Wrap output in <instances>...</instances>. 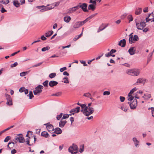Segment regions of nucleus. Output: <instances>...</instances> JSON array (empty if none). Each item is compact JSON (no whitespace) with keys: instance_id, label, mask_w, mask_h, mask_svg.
<instances>
[{"instance_id":"1","label":"nucleus","mask_w":154,"mask_h":154,"mask_svg":"<svg viewBox=\"0 0 154 154\" xmlns=\"http://www.w3.org/2000/svg\"><path fill=\"white\" fill-rule=\"evenodd\" d=\"M126 72L129 75L135 76L139 75L140 71L137 69H130L127 70Z\"/></svg>"},{"instance_id":"2","label":"nucleus","mask_w":154,"mask_h":154,"mask_svg":"<svg viewBox=\"0 0 154 154\" xmlns=\"http://www.w3.org/2000/svg\"><path fill=\"white\" fill-rule=\"evenodd\" d=\"M94 112V110L93 108H88V107H86L84 109V115L86 116H88L92 114Z\"/></svg>"},{"instance_id":"3","label":"nucleus","mask_w":154,"mask_h":154,"mask_svg":"<svg viewBox=\"0 0 154 154\" xmlns=\"http://www.w3.org/2000/svg\"><path fill=\"white\" fill-rule=\"evenodd\" d=\"M43 88V86L39 85L36 87L35 89L33 91L34 94L35 95H39L42 91V89Z\"/></svg>"},{"instance_id":"4","label":"nucleus","mask_w":154,"mask_h":154,"mask_svg":"<svg viewBox=\"0 0 154 154\" xmlns=\"http://www.w3.org/2000/svg\"><path fill=\"white\" fill-rule=\"evenodd\" d=\"M133 33L129 35V42L130 44H132L136 41L139 40V38L138 36L137 35H135L133 37V35H132Z\"/></svg>"},{"instance_id":"5","label":"nucleus","mask_w":154,"mask_h":154,"mask_svg":"<svg viewBox=\"0 0 154 154\" xmlns=\"http://www.w3.org/2000/svg\"><path fill=\"white\" fill-rule=\"evenodd\" d=\"M135 23L137 28L139 30H142L146 26L145 22H144L141 21L138 23L135 21Z\"/></svg>"},{"instance_id":"6","label":"nucleus","mask_w":154,"mask_h":154,"mask_svg":"<svg viewBox=\"0 0 154 154\" xmlns=\"http://www.w3.org/2000/svg\"><path fill=\"white\" fill-rule=\"evenodd\" d=\"M15 140L20 143H23L24 142V138L22 134L17 135L15 138Z\"/></svg>"},{"instance_id":"7","label":"nucleus","mask_w":154,"mask_h":154,"mask_svg":"<svg viewBox=\"0 0 154 154\" xmlns=\"http://www.w3.org/2000/svg\"><path fill=\"white\" fill-rule=\"evenodd\" d=\"M137 101L136 99H134L131 103L130 102H128V103L129 104L130 108L131 109H134L136 108L137 106Z\"/></svg>"},{"instance_id":"8","label":"nucleus","mask_w":154,"mask_h":154,"mask_svg":"<svg viewBox=\"0 0 154 154\" xmlns=\"http://www.w3.org/2000/svg\"><path fill=\"white\" fill-rule=\"evenodd\" d=\"M44 125L46 126L47 129L49 132H51L54 131L53 126L50 123L44 124Z\"/></svg>"},{"instance_id":"9","label":"nucleus","mask_w":154,"mask_h":154,"mask_svg":"<svg viewBox=\"0 0 154 154\" xmlns=\"http://www.w3.org/2000/svg\"><path fill=\"white\" fill-rule=\"evenodd\" d=\"M87 4L85 3L82 4L81 5L79 6V8H81L83 11L85 12H88V10L87 9Z\"/></svg>"},{"instance_id":"10","label":"nucleus","mask_w":154,"mask_h":154,"mask_svg":"<svg viewBox=\"0 0 154 154\" xmlns=\"http://www.w3.org/2000/svg\"><path fill=\"white\" fill-rule=\"evenodd\" d=\"M80 107H78L75 109H72L69 112L70 113L73 115L74 113L79 112L80 111Z\"/></svg>"},{"instance_id":"11","label":"nucleus","mask_w":154,"mask_h":154,"mask_svg":"<svg viewBox=\"0 0 154 154\" xmlns=\"http://www.w3.org/2000/svg\"><path fill=\"white\" fill-rule=\"evenodd\" d=\"M126 40L123 39L119 42L118 45L122 47H125L126 45Z\"/></svg>"},{"instance_id":"12","label":"nucleus","mask_w":154,"mask_h":154,"mask_svg":"<svg viewBox=\"0 0 154 154\" xmlns=\"http://www.w3.org/2000/svg\"><path fill=\"white\" fill-rule=\"evenodd\" d=\"M62 120V119H61L59 123V126L60 128H63L64 127L67 122L66 120Z\"/></svg>"},{"instance_id":"13","label":"nucleus","mask_w":154,"mask_h":154,"mask_svg":"<svg viewBox=\"0 0 154 154\" xmlns=\"http://www.w3.org/2000/svg\"><path fill=\"white\" fill-rule=\"evenodd\" d=\"M41 8H43V7H45V8H44L43 9H42L40 10L42 12L43 11H48L49 10H50L52 8H54V7H45L44 5H42L40 6Z\"/></svg>"},{"instance_id":"14","label":"nucleus","mask_w":154,"mask_h":154,"mask_svg":"<svg viewBox=\"0 0 154 154\" xmlns=\"http://www.w3.org/2000/svg\"><path fill=\"white\" fill-rule=\"evenodd\" d=\"M54 131L53 132L57 134H60L62 133L61 129L58 127L55 128L54 129Z\"/></svg>"},{"instance_id":"15","label":"nucleus","mask_w":154,"mask_h":154,"mask_svg":"<svg viewBox=\"0 0 154 154\" xmlns=\"http://www.w3.org/2000/svg\"><path fill=\"white\" fill-rule=\"evenodd\" d=\"M58 84V82L54 81H51L49 82V85L50 87H53L56 85Z\"/></svg>"},{"instance_id":"16","label":"nucleus","mask_w":154,"mask_h":154,"mask_svg":"<svg viewBox=\"0 0 154 154\" xmlns=\"http://www.w3.org/2000/svg\"><path fill=\"white\" fill-rule=\"evenodd\" d=\"M135 50H134V47H131L128 50V52L131 55L134 54Z\"/></svg>"},{"instance_id":"17","label":"nucleus","mask_w":154,"mask_h":154,"mask_svg":"<svg viewBox=\"0 0 154 154\" xmlns=\"http://www.w3.org/2000/svg\"><path fill=\"white\" fill-rule=\"evenodd\" d=\"M145 82V80L143 78H139L137 81L136 83L139 84H144Z\"/></svg>"},{"instance_id":"18","label":"nucleus","mask_w":154,"mask_h":154,"mask_svg":"<svg viewBox=\"0 0 154 154\" xmlns=\"http://www.w3.org/2000/svg\"><path fill=\"white\" fill-rule=\"evenodd\" d=\"M151 97V94H144V95L142 97L144 100H148Z\"/></svg>"},{"instance_id":"19","label":"nucleus","mask_w":154,"mask_h":154,"mask_svg":"<svg viewBox=\"0 0 154 154\" xmlns=\"http://www.w3.org/2000/svg\"><path fill=\"white\" fill-rule=\"evenodd\" d=\"M96 5L93 4H90L88 5V10H91L92 11H94L96 8Z\"/></svg>"},{"instance_id":"20","label":"nucleus","mask_w":154,"mask_h":154,"mask_svg":"<svg viewBox=\"0 0 154 154\" xmlns=\"http://www.w3.org/2000/svg\"><path fill=\"white\" fill-rule=\"evenodd\" d=\"M64 21L67 23H69L71 20V18L69 16H67L64 17Z\"/></svg>"},{"instance_id":"21","label":"nucleus","mask_w":154,"mask_h":154,"mask_svg":"<svg viewBox=\"0 0 154 154\" xmlns=\"http://www.w3.org/2000/svg\"><path fill=\"white\" fill-rule=\"evenodd\" d=\"M41 136L45 138H48L49 137L48 134L47 132L45 131L42 132Z\"/></svg>"},{"instance_id":"22","label":"nucleus","mask_w":154,"mask_h":154,"mask_svg":"<svg viewBox=\"0 0 154 154\" xmlns=\"http://www.w3.org/2000/svg\"><path fill=\"white\" fill-rule=\"evenodd\" d=\"M69 151L71 152L72 154H75L77 153V151H75L73 152L74 151V149L71 146H70L68 149Z\"/></svg>"},{"instance_id":"23","label":"nucleus","mask_w":154,"mask_h":154,"mask_svg":"<svg viewBox=\"0 0 154 154\" xmlns=\"http://www.w3.org/2000/svg\"><path fill=\"white\" fill-rule=\"evenodd\" d=\"M81 26L79 21L76 22L74 25L73 27L74 28H78Z\"/></svg>"},{"instance_id":"24","label":"nucleus","mask_w":154,"mask_h":154,"mask_svg":"<svg viewBox=\"0 0 154 154\" xmlns=\"http://www.w3.org/2000/svg\"><path fill=\"white\" fill-rule=\"evenodd\" d=\"M53 33V31L51 30L48 31L45 33V36L46 37H48L51 36Z\"/></svg>"},{"instance_id":"25","label":"nucleus","mask_w":154,"mask_h":154,"mask_svg":"<svg viewBox=\"0 0 154 154\" xmlns=\"http://www.w3.org/2000/svg\"><path fill=\"white\" fill-rule=\"evenodd\" d=\"M142 11V9L141 8H139L137 9L135 11V14L136 15H138L140 14Z\"/></svg>"},{"instance_id":"26","label":"nucleus","mask_w":154,"mask_h":154,"mask_svg":"<svg viewBox=\"0 0 154 154\" xmlns=\"http://www.w3.org/2000/svg\"><path fill=\"white\" fill-rule=\"evenodd\" d=\"M14 5L17 8L19 7L20 5V3L18 2V1L16 0L13 2Z\"/></svg>"},{"instance_id":"27","label":"nucleus","mask_w":154,"mask_h":154,"mask_svg":"<svg viewBox=\"0 0 154 154\" xmlns=\"http://www.w3.org/2000/svg\"><path fill=\"white\" fill-rule=\"evenodd\" d=\"M9 2V0H0V3L5 5H7Z\"/></svg>"},{"instance_id":"28","label":"nucleus","mask_w":154,"mask_h":154,"mask_svg":"<svg viewBox=\"0 0 154 154\" xmlns=\"http://www.w3.org/2000/svg\"><path fill=\"white\" fill-rule=\"evenodd\" d=\"M73 148L74 149V150L75 151H77V152H78V148L77 145L73 144L72 146Z\"/></svg>"},{"instance_id":"29","label":"nucleus","mask_w":154,"mask_h":154,"mask_svg":"<svg viewBox=\"0 0 154 154\" xmlns=\"http://www.w3.org/2000/svg\"><path fill=\"white\" fill-rule=\"evenodd\" d=\"M14 127V125L11 126L9 127H8L7 128L4 130L0 132V135L5 131L10 129V128H13Z\"/></svg>"},{"instance_id":"30","label":"nucleus","mask_w":154,"mask_h":154,"mask_svg":"<svg viewBox=\"0 0 154 154\" xmlns=\"http://www.w3.org/2000/svg\"><path fill=\"white\" fill-rule=\"evenodd\" d=\"M133 140L134 143H135V145L136 147L138 145L139 141L137 140L136 138L135 137H134L133 139Z\"/></svg>"},{"instance_id":"31","label":"nucleus","mask_w":154,"mask_h":154,"mask_svg":"<svg viewBox=\"0 0 154 154\" xmlns=\"http://www.w3.org/2000/svg\"><path fill=\"white\" fill-rule=\"evenodd\" d=\"M63 80H64V81H62V82H63L64 83H69V82L68 79V78L67 77L65 76L64 77L63 79Z\"/></svg>"},{"instance_id":"32","label":"nucleus","mask_w":154,"mask_h":154,"mask_svg":"<svg viewBox=\"0 0 154 154\" xmlns=\"http://www.w3.org/2000/svg\"><path fill=\"white\" fill-rule=\"evenodd\" d=\"M153 54V52L150 53L148 57L147 62L150 61L152 59V57Z\"/></svg>"},{"instance_id":"33","label":"nucleus","mask_w":154,"mask_h":154,"mask_svg":"<svg viewBox=\"0 0 154 154\" xmlns=\"http://www.w3.org/2000/svg\"><path fill=\"white\" fill-rule=\"evenodd\" d=\"M56 75V73H52L50 74L49 75V77L51 79H52L55 77Z\"/></svg>"},{"instance_id":"34","label":"nucleus","mask_w":154,"mask_h":154,"mask_svg":"<svg viewBox=\"0 0 154 154\" xmlns=\"http://www.w3.org/2000/svg\"><path fill=\"white\" fill-rule=\"evenodd\" d=\"M5 96L7 100L11 101V99H12L11 96L9 95L6 94H5Z\"/></svg>"},{"instance_id":"35","label":"nucleus","mask_w":154,"mask_h":154,"mask_svg":"<svg viewBox=\"0 0 154 154\" xmlns=\"http://www.w3.org/2000/svg\"><path fill=\"white\" fill-rule=\"evenodd\" d=\"M50 47L49 46H46L45 47H44L42 49V51H46L50 49Z\"/></svg>"},{"instance_id":"36","label":"nucleus","mask_w":154,"mask_h":154,"mask_svg":"<svg viewBox=\"0 0 154 154\" xmlns=\"http://www.w3.org/2000/svg\"><path fill=\"white\" fill-rule=\"evenodd\" d=\"M128 19L129 20V22L132 21L133 20V18L132 16L131 15H129L128 16Z\"/></svg>"},{"instance_id":"37","label":"nucleus","mask_w":154,"mask_h":154,"mask_svg":"<svg viewBox=\"0 0 154 154\" xmlns=\"http://www.w3.org/2000/svg\"><path fill=\"white\" fill-rule=\"evenodd\" d=\"M88 21H89V20H88V19L87 18L84 21H79L81 26H82V25H83L85 23H86Z\"/></svg>"},{"instance_id":"38","label":"nucleus","mask_w":154,"mask_h":154,"mask_svg":"<svg viewBox=\"0 0 154 154\" xmlns=\"http://www.w3.org/2000/svg\"><path fill=\"white\" fill-rule=\"evenodd\" d=\"M27 96H29V98L30 99H32L34 97L32 91H29V94L27 95Z\"/></svg>"},{"instance_id":"39","label":"nucleus","mask_w":154,"mask_h":154,"mask_svg":"<svg viewBox=\"0 0 154 154\" xmlns=\"http://www.w3.org/2000/svg\"><path fill=\"white\" fill-rule=\"evenodd\" d=\"M48 81L46 80L42 83L43 85L45 87H48Z\"/></svg>"},{"instance_id":"40","label":"nucleus","mask_w":154,"mask_h":154,"mask_svg":"<svg viewBox=\"0 0 154 154\" xmlns=\"http://www.w3.org/2000/svg\"><path fill=\"white\" fill-rule=\"evenodd\" d=\"M108 26V24H106L103 28H101L100 27H99V29L97 30V32H99L102 31V30L104 29L105 28H106Z\"/></svg>"},{"instance_id":"41","label":"nucleus","mask_w":154,"mask_h":154,"mask_svg":"<svg viewBox=\"0 0 154 154\" xmlns=\"http://www.w3.org/2000/svg\"><path fill=\"white\" fill-rule=\"evenodd\" d=\"M97 14V13H95V14H93L90 16L89 17H88L87 18L88 20H90L91 18H93L94 16H96Z\"/></svg>"},{"instance_id":"42","label":"nucleus","mask_w":154,"mask_h":154,"mask_svg":"<svg viewBox=\"0 0 154 154\" xmlns=\"http://www.w3.org/2000/svg\"><path fill=\"white\" fill-rule=\"evenodd\" d=\"M27 72H21L20 73V75L21 76H25L28 73Z\"/></svg>"},{"instance_id":"43","label":"nucleus","mask_w":154,"mask_h":154,"mask_svg":"<svg viewBox=\"0 0 154 154\" xmlns=\"http://www.w3.org/2000/svg\"><path fill=\"white\" fill-rule=\"evenodd\" d=\"M63 115V113H60L59 115H57L56 117V118L57 120H60V119L61 118L62 116Z\"/></svg>"},{"instance_id":"44","label":"nucleus","mask_w":154,"mask_h":154,"mask_svg":"<svg viewBox=\"0 0 154 154\" xmlns=\"http://www.w3.org/2000/svg\"><path fill=\"white\" fill-rule=\"evenodd\" d=\"M69 117V115L68 114H64L62 118V119H64L67 118Z\"/></svg>"},{"instance_id":"45","label":"nucleus","mask_w":154,"mask_h":154,"mask_svg":"<svg viewBox=\"0 0 154 154\" xmlns=\"http://www.w3.org/2000/svg\"><path fill=\"white\" fill-rule=\"evenodd\" d=\"M84 150V146L83 145H82L80 146V149H79V152L81 153Z\"/></svg>"},{"instance_id":"46","label":"nucleus","mask_w":154,"mask_h":154,"mask_svg":"<svg viewBox=\"0 0 154 154\" xmlns=\"http://www.w3.org/2000/svg\"><path fill=\"white\" fill-rule=\"evenodd\" d=\"M84 96L86 97L89 98V97H90L91 96V95L89 93H87L85 94H84Z\"/></svg>"},{"instance_id":"47","label":"nucleus","mask_w":154,"mask_h":154,"mask_svg":"<svg viewBox=\"0 0 154 154\" xmlns=\"http://www.w3.org/2000/svg\"><path fill=\"white\" fill-rule=\"evenodd\" d=\"M18 63L17 62H15L13 64H11V68H13L16 66L18 65Z\"/></svg>"},{"instance_id":"48","label":"nucleus","mask_w":154,"mask_h":154,"mask_svg":"<svg viewBox=\"0 0 154 154\" xmlns=\"http://www.w3.org/2000/svg\"><path fill=\"white\" fill-rule=\"evenodd\" d=\"M6 104L7 105H8L9 106H11L12 105V100L11 99V101L7 100V101L6 103Z\"/></svg>"},{"instance_id":"49","label":"nucleus","mask_w":154,"mask_h":154,"mask_svg":"<svg viewBox=\"0 0 154 154\" xmlns=\"http://www.w3.org/2000/svg\"><path fill=\"white\" fill-rule=\"evenodd\" d=\"M11 138V137L10 136H7L6 138L4 140V141L5 142H6L8 141Z\"/></svg>"},{"instance_id":"50","label":"nucleus","mask_w":154,"mask_h":154,"mask_svg":"<svg viewBox=\"0 0 154 154\" xmlns=\"http://www.w3.org/2000/svg\"><path fill=\"white\" fill-rule=\"evenodd\" d=\"M89 3H91L92 4L96 5V0H90Z\"/></svg>"},{"instance_id":"51","label":"nucleus","mask_w":154,"mask_h":154,"mask_svg":"<svg viewBox=\"0 0 154 154\" xmlns=\"http://www.w3.org/2000/svg\"><path fill=\"white\" fill-rule=\"evenodd\" d=\"M43 63V62H40L39 63H38L37 64L34 65L32 66V67H36L38 66H39L40 65L42 64Z\"/></svg>"},{"instance_id":"52","label":"nucleus","mask_w":154,"mask_h":154,"mask_svg":"<svg viewBox=\"0 0 154 154\" xmlns=\"http://www.w3.org/2000/svg\"><path fill=\"white\" fill-rule=\"evenodd\" d=\"M110 94V92L109 91H105L103 93L104 95H108Z\"/></svg>"},{"instance_id":"53","label":"nucleus","mask_w":154,"mask_h":154,"mask_svg":"<svg viewBox=\"0 0 154 154\" xmlns=\"http://www.w3.org/2000/svg\"><path fill=\"white\" fill-rule=\"evenodd\" d=\"M30 138L29 137L28 138H27L26 140V144H28V145L29 146H30L31 145L29 144V139Z\"/></svg>"},{"instance_id":"54","label":"nucleus","mask_w":154,"mask_h":154,"mask_svg":"<svg viewBox=\"0 0 154 154\" xmlns=\"http://www.w3.org/2000/svg\"><path fill=\"white\" fill-rule=\"evenodd\" d=\"M66 67H64L63 68H61L60 69V71L61 72H62L66 70Z\"/></svg>"},{"instance_id":"55","label":"nucleus","mask_w":154,"mask_h":154,"mask_svg":"<svg viewBox=\"0 0 154 154\" xmlns=\"http://www.w3.org/2000/svg\"><path fill=\"white\" fill-rule=\"evenodd\" d=\"M54 5L51 6V7H54L55 6H57L58 5L60 4V2H55V3H54Z\"/></svg>"},{"instance_id":"56","label":"nucleus","mask_w":154,"mask_h":154,"mask_svg":"<svg viewBox=\"0 0 154 154\" xmlns=\"http://www.w3.org/2000/svg\"><path fill=\"white\" fill-rule=\"evenodd\" d=\"M121 108L122 110H123L125 112H126L128 109V108L125 107L124 106L121 107Z\"/></svg>"},{"instance_id":"57","label":"nucleus","mask_w":154,"mask_h":154,"mask_svg":"<svg viewBox=\"0 0 154 154\" xmlns=\"http://www.w3.org/2000/svg\"><path fill=\"white\" fill-rule=\"evenodd\" d=\"M25 89L24 87H21L19 89V91L20 92H22L24 91Z\"/></svg>"},{"instance_id":"58","label":"nucleus","mask_w":154,"mask_h":154,"mask_svg":"<svg viewBox=\"0 0 154 154\" xmlns=\"http://www.w3.org/2000/svg\"><path fill=\"white\" fill-rule=\"evenodd\" d=\"M80 62L81 63L84 64L83 66H86L87 65V64L86 63L85 61L81 60V61H80Z\"/></svg>"},{"instance_id":"59","label":"nucleus","mask_w":154,"mask_h":154,"mask_svg":"<svg viewBox=\"0 0 154 154\" xmlns=\"http://www.w3.org/2000/svg\"><path fill=\"white\" fill-rule=\"evenodd\" d=\"M120 99L121 102H123L125 100V98L123 97L120 96Z\"/></svg>"},{"instance_id":"60","label":"nucleus","mask_w":154,"mask_h":154,"mask_svg":"<svg viewBox=\"0 0 154 154\" xmlns=\"http://www.w3.org/2000/svg\"><path fill=\"white\" fill-rule=\"evenodd\" d=\"M111 54L110 52H108L107 53L105 54V56L106 57H109L111 56Z\"/></svg>"},{"instance_id":"61","label":"nucleus","mask_w":154,"mask_h":154,"mask_svg":"<svg viewBox=\"0 0 154 154\" xmlns=\"http://www.w3.org/2000/svg\"><path fill=\"white\" fill-rule=\"evenodd\" d=\"M1 11L2 13L7 12V11L3 7L2 8Z\"/></svg>"},{"instance_id":"62","label":"nucleus","mask_w":154,"mask_h":154,"mask_svg":"<svg viewBox=\"0 0 154 154\" xmlns=\"http://www.w3.org/2000/svg\"><path fill=\"white\" fill-rule=\"evenodd\" d=\"M128 100L129 101H131L134 98V97L131 96V97H128Z\"/></svg>"},{"instance_id":"63","label":"nucleus","mask_w":154,"mask_h":154,"mask_svg":"<svg viewBox=\"0 0 154 154\" xmlns=\"http://www.w3.org/2000/svg\"><path fill=\"white\" fill-rule=\"evenodd\" d=\"M137 90V88H134L132 89L131 90L130 92L132 94L133 93L134 91H136Z\"/></svg>"},{"instance_id":"64","label":"nucleus","mask_w":154,"mask_h":154,"mask_svg":"<svg viewBox=\"0 0 154 154\" xmlns=\"http://www.w3.org/2000/svg\"><path fill=\"white\" fill-rule=\"evenodd\" d=\"M152 110V116L154 117V107L151 108Z\"/></svg>"}]
</instances>
